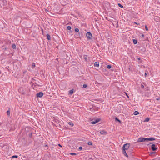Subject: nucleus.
Wrapping results in <instances>:
<instances>
[{"instance_id":"obj_1","label":"nucleus","mask_w":160,"mask_h":160,"mask_svg":"<svg viewBox=\"0 0 160 160\" xmlns=\"http://www.w3.org/2000/svg\"><path fill=\"white\" fill-rule=\"evenodd\" d=\"M155 140V138H144L142 137L139 138L138 140V142H143L148 141H153Z\"/></svg>"},{"instance_id":"obj_2","label":"nucleus","mask_w":160,"mask_h":160,"mask_svg":"<svg viewBox=\"0 0 160 160\" xmlns=\"http://www.w3.org/2000/svg\"><path fill=\"white\" fill-rule=\"evenodd\" d=\"M130 144L129 143H127L124 144L122 147V151H124L128 150Z\"/></svg>"},{"instance_id":"obj_3","label":"nucleus","mask_w":160,"mask_h":160,"mask_svg":"<svg viewBox=\"0 0 160 160\" xmlns=\"http://www.w3.org/2000/svg\"><path fill=\"white\" fill-rule=\"evenodd\" d=\"M86 36L88 39H91L92 38V35L90 32H88L86 33Z\"/></svg>"},{"instance_id":"obj_4","label":"nucleus","mask_w":160,"mask_h":160,"mask_svg":"<svg viewBox=\"0 0 160 160\" xmlns=\"http://www.w3.org/2000/svg\"><path fill=\"white\" fill-rule=\"evenodd\" d=\"M151 148L152 150L155 151L158 149V147H156L154 144H152L151 146Z\"/></svg>"},{"instance_id":"obj_5","label":"nucleus","mask_w":160,"mask_h":160,"mask_svg":"<svg viewBox=\"0 0 160 160\" xmlns=\"http://www.w3.org/2000/svg\"><path fill=\"white\" fill-rule=\"evenodd\" d=\"M43 95V93L42 92H39L37 94V97H42Z\"/></svg>"},{"instance_id":"obj_6","label":"nucleus","mask_w":160,"mask_h":160,"mask_svg":"<svg viewBox=\"0 0 160 160\" xmlns=\"http://www.w3.org/2000/svg\"><path fill=\"white\" fill-rule=\"evenodd\" d=\"M100 134H102V135L106 134H107L106 132L103 130L101 131L100 132Z\"/></svg>"},{"instance_id":"obj_7","label":"nucleus","mask_w":160,"mask_h":160,"mask_svg":"<svg viewBox=\"0 0 160 160\" xmlns=\"http://www.w3.org/2000/svg\"><path fill=\"white\" fill-rule=\"evenodd\" d=\"M99 121V119L95 120L94 121H92L91 122V123L92 124H94L98 122Z\"/></svg>"},{"instance_id":"obj_8","label":"nucleus","mask_w":160,"mask_h":160,"mask_svg":"<svg viewBox=\"0 0 160 160\" xmlns=\"http://www.w3.org/2000/svg\"><path fill=\"white\" fill-rule=\"evenodd\" d=\"M94 66L98 67L99 66V63L98 62H96L94 63Z\"/></svg>"},{"instance_id":"obj_9","label":"nucleus","mask_w":160,"mask_h":160,"mask_svg":"<svg viewBox=\"0 0 160 160\" xmlns=\"http://www.w3.org/2000/svg\"><path fill=\"white\" fill-rule=\"evenodd\" d=\"M123 151V154L125 156H126V157H128V154H127L126 153V151Z\"/></svg>"},{"instance_id":"obj_10","label":"nucleus","mask_w":160,"mask_h":160,"mask_svg":"<svg viewBox=\"0 0 160 160\" xmlns=\"http://www.w3.org/2000/svg\"><path fill=\"white\" fill-rule=\"evenodd\" d=\"M68 123L69 125H70L72 127L73 126V124L72 122H68Z\"/></svg>"},{"instance_id":"obj_11","label":"nucleus","mask_w":160,"mask_h":160,"mask_svg":"<svg viewBox=\"0 0 160 160\" xmlns=\"http://www.w3.org/2000/svg\"><path fill=\"white\" fill-rule=\"evenodd\" d=\"M46 36H47V38L49 40H50L51 37H50V36L49 34H47V35Z\"/></svg>"},{"instance_id":"obj_12","label":"nucleus","mask_w":160,"mask_h":160,"mask_svg":"<svg viewBox=\"0 0 160 160\" xmlns=\"http://www.w3.org/2000/svg\"><path fill=\"white\" fill-rule=\"evenodd\" d=\"M133 114L134 115H136L139 114V112L138 111H136L133 112Z\"/></svg>"},{"instance_id":"obj_13","label":"nucleus","mask_w":160,"mask_h":160,"mask_svg":"<svg viewBox=\"0 0 160 160\" xmlns=\"http://www.w3.org/2000/svg\"><path fill=\"white\" fill-rule=\"evenodd\" d=\"M150 119L149 118H147L144 120V122H148L149 121Z\"/></svg>"},{"instance_id":"obj_14","label":"nucleus","mask_w":160,"mask_h":160,"mask_svg":"<svg viewBox=\"0 0 160 160\" xmlns=\"http://www.w3.org/2000/svg\"><path fill=\"white\" fill-rule=\"evenodd\" d=\"M73 89H72L69 91V93L72 95L73 94Z\"/></svg>"},{"instance_id":"obj_15","label":"nucleus","mask_w":160,"mask_h":160,"mask_svg":"<svg viewBox=\"0 0 160 160\" xmlns=\"http://www.w3.org/2000/svg\"><path fill=\"white\" fill-rule=\"evenodd\" d=\"M12 47L13 49H16V46L15 44H14L12 45Z\"/></svg>"},{"instance_id":"obj_16","label":"nucleus","mask_w":160,"mask_h":160,"mask_svg":"<svg viewBox=\"0 0 160 160\" xmlns=\"http://www.w3.org/2000/svg\"><path fill=\"white\" fill-rule=\"evenodd\" d=\"M75 31L76 32H79V29L78 28H76L75 29Z\"/></svg>"},{"instance_id":"obj_17","label":"nucleus","mask_w":160,"mask_h":160,"mask_svg":"<svg viewBox=\"0 0 160 160\" xmlns=\"http://www.w3.org/2000/svg\"><path fill=\"white\" fill-rule=\"evenodd\" d=\"M133 42L134 44H136L137 43V41L135 39H134L133 40Z\"/></svg>"},{"instance_id":"obj_18","label":"nucleus","mask_w":160,"mask_h":160,"mask_svg":"<svg viewBox=\"0 0 160 160\" xmlns=\"http://www.w3.org/2000/svg\"><path fill=\"white\" fill-rule=\"evenodd\" d=\"M18 157V156L17 155H14L12 157V158H17Z\"/></svg>"},{"instance_id":"obj_19","label":"nucleus","mask_w":160,"mask_h":160,"mask_svg":"<svg viewBox=\"0 0 160 160\" xmlns=\"http://www.w3.org/2000/svg\"><path fill=\"white\" fill-rule=\"evenodd\" d=\"M67 29H68V30H71V26H68V27H67Z\"/></svg>"},{"instance_id":"obj_20","label":"nucleus","mask_w":160,"mask_h":160,"mask_svg":"<svg viewBox=\"0 0 160 160\" xmlns=\"http://www.w3.org/2000/svg\"><path fill=\"white\" fill-rule=\"evenodd\" d=\"M118 6L121 8H122L123 7V6H122V5H121L120 3H118Z\"/></svg>"},{"instance_id":"obj_21","label":"nucleus","mask_w":160,"mask_h":160,"mask_svg":"<svg viewBox=\"0 0 160 160\" xmlns=\"http://www.w3.org/2000/svg\"><path fill=\"white\" fill-rule=\"evenodd\" d=\"M7 112V114H8V116H9L10 114V111L9 110H8Z\"/></svg>"},{"instance_id":"obj_22","label":"nucleus","mask_w":160,"mask_h":160,"mask_svg":"<svg viewBox=\"0 0 160 160\" xmlns=\"http://www.w3.org/2000/svg\"><path fill=\"white\" fill-rule=\"evenodd\" d=\"M107 67L108 69H110L111 68V66L110 65H108Z\"/></svg>"},{"instance_id":"obj_23","label":"nucleus","mask_w":160,"mask_h":160,"mask_svg":"<svg viewBox=\"0 0 160 160\" xmlns=\"http://www.w3.org/2000/svg\"><path fill=\"white\" fill-rule=\"evenodd\" d=\"M88 144L89 145H92V143L91 142H88Z\"/></svg>"},{"instance_id":"obj_24","label":"nucleus","mask_w":160,"mask_h":160,"mask_svg":"<svg viewBox=\"0 0 160 160\" xmlns=\"http://www.w3.org/2000/svg\"><path fill=\"white\" fill-rule=\"evenodd\" d=\"M35 67V64L34 63H33L32 65V67L33 68Z\"/></svg>"},{"instance_id":"obj_25","label":"nucleus","mask_w":160,"mask_h":160,"mask_svg":"<svg viewBox=\"0 0 160 160\" xmlns=\"http://www.w3.org/2000/svg\"><path fill=\"white\" fill-rule=\"evenodd\" d=\"M115 120L118 121L120 122H121V121L119 120L117 118H115Z\"/></svg>"},{"instance_id":"obj_26","label":"nucleus","mask_w":160,"mask_h":160,"mask_svg":"<svg viewBox=\"0 0 160 160\" xmlns=\"http://www.w3.org/2000/svg\"><path fill=\"white\" fill-rule=\"evenodd\" d=\"M83 86L84 88H86L87 87V85L86 84H84Z\"/></svg>"},{"instance_id":"obj_27","label":"nucleus","mask_w":160,"mask_h":160,"mask_svg":"<svg viewBox=\"0 0 160 160\" xmlns=\"http://www.w3.org/2000/svg\"><path fill=\"white\" fill-rule=\"evenodd\" d=\"M145 29H146V30H147V31H148V28L147 27V26L146 25H145Z\"/></svg>"},{"instance_id":"obj_28","label":"nucleus","mask_w":160,"mask_h":160,"mask_svg":"<svg viewBox=\"0 0 160 160\" xmlns=\"http://www.w3.org/2000/svg\"><path fill=\"white\" fill-rule=\"evenodd\" d=\"M70 154L71 155H76V154L75 153H71Z\"/></svg>"},{"instance_id":"obj_29","label":"nucleus","mask_w":160,"mask_h":160,"mask_svg":"<svg viewBox=\"0 0 160 160\" xmlns=\"http://www.w3.org/2000/svg\"><path fill=\"white\" fill-rule=\"evenodd\" d=\"M141 87L142 88H144V85L142 84H141Z\"/></svg>"},{"instance_id":"obj_30","label":"nucleus","mask_w":160,"mask_h":160,"mask_svg":"<svg viewBox=\"0 0 160 160\" xmlns=\"http://www.w3.org/2000/svg\"><path fill=\"white\" fill-rule=\"evenodd\" d=\"M79 149L80 150H82V147H79Z\"/></svg>"},{"instance_id":"obj_31","label":"nucleus","mask_w":160,"mask_h":160,"mask_svg":"<svg viewBox=\"0 0 160 160\" xmlns=\"http://www.w3.org/2000/svg\"><path fill=\"white\" fill-rule=\"evenodd\" d=\"M84 59L85 60V61H87L88 60V58H87V57H85L84 58Z\"/></svg>"},{"instance_id":"obj_32","label":"nucleus","mask_w":160,"mask_h":160,"mask_svg":"<svg viewBox=\"0 0 160 160\" xmlns=\"http://www.w3.org/2000/svg\"><path fill=\"white\" fill-rule=\"evenodd\" d=\"M147 76V73L146 72L145 73V77H146Z\"/></svg>"},{"instance_id":"obj_33","label":"nucleus","mask_w":160,"mask_h":160,"mask_svg":"<svg viewBox=\"0 0 160 160\" xmlns=\"http://www.w3.org/2000/svg\"><path fill=\"white\" fill-rule=\"evenodd\" d=\"M135 24H137V25H138L139 24V23H138L137 22H134V23Z\"/></svg>"},{"instance_id":"obj_34","label":"nucleus","mask_w":160,"mask_h":160,"mask_svg":"<svg viewBox=\"0 0 160 160\" xmlns=\"http://www.w3.org/2000/svg\"><path fill=\"white\" fill-rule=\"evenodd\" d=\"M58 145H59V146L60 147H62V146H61V145L60 144H58Z\"/></svg>"},{"instance_id":"obj_35","label":"nucleus","mask_w":160,"mask_h":160,"mask_svg":"<svg viewBox=\"0 0 160 160\" xmlns=\"http://www.w3.org/2000/svg\"><path fill=\"white\" fill-rule=\"evenodd\" d=\"M142 37H144V35H143V34L142 35Z\"/></svg>"},{"instance_id":"obj_36","label":"nucleus","mask_w":160,"mask_h":160,"mask_svg":"<svg viewBox=\"0 0 160 160\" xmlns=\"http://www.w3.org/2000/svg\"><path fill=\"white\" fill-rule=\"evenodd\" d=\"M76 35H75V38H78V37H76Z\"/></svg>"},{"instance_id":"obj_37","label":"nucleus","mask_w":160,"mask_h":160,"mask_svg":"<svg viewBox=\"0 0 160 160\" xmlns=\"http://www.w3.org/2000/svg\"><path fill=\"white\" fill-rule=\"evenodd\" d=\"M156 99H157V100H159V98H157Z\"/></svg>"},{"instance_id":"obj_38","label":"nucleus","mask_w":160,"mask_h":160,"mask_svg":"<svg viewBox=\"0 0 160 160\" xmlns=\"http://www.w3.org/2000/svg\"><path fill=\"white\" fill-rule=\"evenodd\" d=\"M138 59L139 60H140V58H138Z\"/></svg>"},{"instance_id":"obj_39","label":"nucleus","mask_w":160,"mask_h":160,"mask_svg":"<svg viewBox=\"0 0 160 160\" xmlns=\"http://www.w3.org/2000/svg\"><path fill=\"white\" fill-rule=\"evenodd\" d=\"M127 97L128 98V96L127 95Z\"/></svg>"}]
</instances>
